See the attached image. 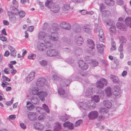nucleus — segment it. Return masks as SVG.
<instances>
[{"instance_id":"f257e3e1","label":"nucleus","mask_w":131,"mask_h":131,"mask_svg":"<svg viewBox=\"0 0 131 131\" xmlns=\"http://www.w3.org/2000/svg\"><path fill=\"white\" fill-rule=\"evenodd\" d=\"M107 84V80L104 78L101 79L96 82V88H99L97 91L96 90L95 93L97 95H94L92 96L91 100L93 101L96 103L99 102L100 98H103L104 95V92L101 88H103L104 85H106Z\"/></svg>"},{"instance_id":"f03ea898","label":"nucleus","mask_w":131,"mask_h":131,"mask_svg":"<svg viewBox=\"0 0 131 131\" xmlns=\"http://www.w3.org/2000/svg\"><path fill=\"white\" fill-rule=\"evenodd\" d=\"M45 6L49 8L50 10L54 13H58L60 8L59 5L53 3L52 1L47 0L45 4Z\"/></svg>"},{"instance_id":"7ed1b4c3","label":"nucleus","mask_w":131,"mask_h":131,"mask_svg":"<svg viewBox=\"0 0 131 131\" xmlns=\"http://www.w3.org/2000/svg\"><path fill=\"white\" fill-rule=\"evenodd\" d=\"M38 38L39 40H43L45 43H47L49 45V46L51 45V43L50 42V35L46 33L43 31H40L38 34Z\"/></svg>"},{"instance_id":"20e7f679","label":"nucleus","mask_w":131,"mask_h":131,"mask_svg":"<svg viewBox=\"0 0 131 131\" xmlns=\"http://www.w3.org/2000/svg\"><path fill=\"white\" fill-rule=\"evenodd\" d=\"M71 81V79L68 80L66 81V80H61L60 81V85L58 89V93L62 96L63 95L65 94V91L63 88L64 87H66L67 86L70 84Z\"/></svg>"},{"instance_id":"39448f33","label":"nucleus","mask_w":131,"mask_h":131,"mask_svg":"<svg viewBox=\"0 0 131 131\" xmlns=\"http://www.w3.org/2000/svg\"><path fill=\"white\" fill-rule=\"evenodd\" d=\"M105 22L107 25L110 26L109 28V31L111 35L115 33L116 32V29L115 26V23L112 20L109 19L107 20H105Z\"/></svg>"},{"instance_id":"423d86ee","label":"nucleus","mask_w":131,"mask_h":131,"mask_svg":"<svg viewBox=\"0 0 131 131\" xmlns=\"http://www.w3.org/2000/svg\"><path fill=\"white\" fill-rule=\"evenodd\" d=\"M96 90L94 88H88L84 90L83 95L88 97H90L96 92Z\"/></svg>"},{"instance_id":"0eeeda50","label":"nucleus","mask_w":131,"mask_h":131,"mask_svg":"<svg viewBox=\"0 0 131 131\" xmlns=\"http://www.w3.org/2000/svg\"><path fill=\"white\" fill-rule=\"evenodd\" d=\"M50 46H49V45L47 43H45L44 44L41 42L38 41L37 43V47L38 49L40 51H43L45 50L46 48L52 47L53 45L51 43Z\"/></svg>"},{"instance_id":"6e6552de","label":"nucleus","mask_w":131,"mask_h":131,"mask_svg":"<svg viewBox=\"0 0 131 131\" xmlns=\"http://www.w3.org/2000/svg\"><path fill=\"white\" fill-rule=\"evenodd\" d=\"M46 81V79L45 78H39L36 82V85L40 89H42L44 88V87L45 86V82Z\"/></svg>"},{"instance_id":"1a4fd4ad","label":"nucleus","mask_w":131,"mask_h":131,"mask_svg":"<svg viewBox=\"0 0 131 131\" xmlns=\"http://www.w3.org/2000/svg\"><path fill=\"white\" fill-rule=\"evenodd\" d=\"M10 9L12 12L15 14V15H17L19 14V16L21 18L24 17L25 15V13L24 11L21 10L19 12L18 9L15 8L10 7Z\"/></svg>"},{"instance_id":"9d476101","label":"nucleus","mask_w":131,"mask_h":131,"mask_svg":"<svg viewBox=\"0 0 131 131\" xmlns=\"http://www.w3.org/2000/svg\"><path fill=\"white\" fill-rule=\"evenodd\" d=\"M47 56L52 57L58 56L59 55V53L57 50L50 49L47 51Z\"/></svg>"},{"instance_id":"9b49d317","label":"nucleus","mask_w":131,"mask_h":131,"mask_svg":"<svg viewBox=\"0 0 131 131\" xmlns=\"http://www.w3.org/2000/svg\"><path fill=\"white\" fill-rule=\"evenodd\" d=\"M35 72L34 71L31 72L25 78L24 80L27 83H30L34 79Z\"/></svg>"},{"instance_id":"f8f14e48","label":"nucleus","mask_w":131,"mask_h":131,"mask_svg":"<svg viewBox=\"0 0 131 131\" xmlns=\"http://www.w3.org/2000/svg\"><path fill=\"white\" fill-rule=\"evenodd\" d=\"M79 107L81 110L88 111L89 110V106H88V103H86L84 102H80L79 103Z\"/></svg>"},{"instance_id":"ddd939ff","label":"nucleus","mask_w":131,"mask_h":131,"mask_svg":"<svg viewBox=\"0 0 131 131\" xmlns=\"http://www.w3.org/2000/svg\"><path fill=\"white\" fill-rule=\"evenodd\" d=\"M11 12H7V14L9 16V21L12 23H15L16 21V18L15 14L11 11Z\"/></svg>"},{"instance_id":"4468645a","label":"nucleus","mask_w":131,"mask_h":131,"mask_svg":"<svg viewBox=\"0 0 131 131\" xmlns=\"http://www.w3.org/2000/svg\"><path fill=\"white\" fill-rule=\"evenodd\" d=\"M99 112L97 111H93L90 112L88 116L90 119L92 120L96 118L98 116Z\"/></svg>"},{"instance_id":"2eb2a0df","label":"nucleus","mask_w":131,"mask_h":131,"mask_svg":"<svg viewBox=\"0 0 131 131\" xmlns=\"http://www.w3.org/2000/svg\"><path fill=\"white\" fill-rule=\"evenodd\" d=\"M74 41L78 45H80L83 43V39L79 35H77L75 37Z\"/></svg>"},{"instance_id":"dca6fc26","label":"nucleus","mask_w":131,"mask_h":131,"mask_svg":"<svg viewBox=\"0 0 131 131\" xmlns=\"http://www.w3.org/2000/svg\"><path fill=\"white\" fill-rule=\"evenodd\" d=\"M110 78L114 83L119 84L121 82V81L118 77L114 75H111L110 77Z\"/></svg>"},{"instance_id":"f3484780","label":"nucleus","mask_w":131,"mask_h":131,"mask_svg":"<svg viewBox=\"0 0 131 131\" xmlns=\"http://www.w3.org/2000/svg\"><path fill=\"white\" fill-rule=\"evenodd\" d=\"M79 66L80 68L83 69H86L88 67L87 64L82 60H80L79 61Z\"/></svg>"},{"instance_id":"a211bd4d","label":"nucleus","mask_w":131,"mask_h":131,"mask_svg":"<svg viewBox=\"0 0 131 131\" xmlns=\"http://www.w3.org/2000/svg\"><path fill=\"white\" fill-rule=\"evenodd\" d=\"M47 95V93L46 92L42 91H39L38 96L41 100L43 101L45 100V97H46Z\"/></svg>"},{"instance_id":"6ab92c4d","label":"nucleus","mask_w":131,"mask_h":131,"mask_svg":"<svg viewBox=\"0 0 131 131\" xmlns=\"http://www.w3.org/2000/svg\"><path fill=\"white\" fill-rule=\"evenodd\" d=\"M114 91L113 92V94L115 96H117L119 95L121 92V89L120 87L117 86H115L113 87Z\"/></svg>"},{"instance_id":"aec40b11","label":"nucleus","mask_w":131,"mask_h":131,"mask_svg":"<svg viewBox=\"0 0 131 131\" xmlns=\"http://www.w3.org/2000/svg\"><path fill=\"white\" fill-rule=\"evenodd\" d=\"M56 74V72L54 71H52L51 73V74L52 75L53 77V79L56 81L59 80V81L60 84V81L61 80H63L64 81V80H66V81L68 80L66 79H62L57 76Z\"/></svg>"},{"instance_id":"412c9836","label":"nucleus","mask_w":131,"mask_h":131,"mask_svg":"<svg viewBox=\"0 0 131 131\" xmlns=\"http://www.w3.org/2000/svg\"><path fill=\"white\" fill-rule=\"evenodd\" d=\"M63 125L64 127L67 128L68 129L70 130L74 128V124L69 122L64 123H63Z\"/></svg>"},{"instance_id":"4be33fe9","label":"nucleus","mask_w":131,"mask_h":131,"mask_svg":"<svg viewBox=\"0 0 131 131\" xmlns=\"http://www.w3.org/2000/svg\"><path fill=\"white\" fill-rule=\"evenodd\" d=\"M87 46L89 47V51H91L94 48V44L93 40L91 39H88L87 40Z\"/></svg>"},{"instance_id":"5701e85b","label":"nucleus","mask_w":131,"mask_h":131,"mask_svg":"<svg viewBox=\"0 0 131 131\" xmlns=\"http://www.w3.org/2000/svg\"><path fill=\"white\" fill-rule=\"evenodd\" d=\"M100 28L99 34V39L101 42H104L105 41V39L103 36L104 33L102 29Z\"/></svg>"},{"instance_id":"b1692460","label":"nucleus","mask_w":131,"mask_h":131,"mask_svg":"<svg viewBox=\"0 0 131 131\" xmlns=\"http://www.w3.org/2000/svg\"><path fill=\"white\" fill-rule=\"evenodd\" d=\"M37 115L35 112H30L28 115V117L31 120H35L37 119Z\"/></svg>"},{"instance_id":"393cba45","label":"nucleus","mask_w":131,"mask_h":131,"mask_svg":"<svg viewBox=\"0 0 131 131\" xmlns=\"http://www.w3.org/2000/svg\"><path fill=\"white\" fill-rule=\"evenodd\" d=\"M99 112L101 114L104 115L105 117L108 116V110L102 107L100 108L99 110Z\"/></svg>"},{"instance_id":"a878e982","label":"nucleus","mask_w":131,"mask_h":131,"mask_svg":"<svg viewBox=\"0 0 131 131\" xmlns=\"http://www.w3.org/2000/svg\"><path fill=\"white\" fill-rule=\"evenodd\" d=\"M116 25L117 28L121 30L124 31L126 30L125 26L123 23L118 21Z\"/></svg>"},{"instance_id":"bb28decb","label":"nucleus","mask_w":131,"mask_h":131,"mask_svg":"<svg viewBox=\"0 0 131 131\" xmlns=\"http://www.w3.org/2000/svg\"><path fill=\"white\" fill-rule=\"evenodd\" d=\"M30 101L31 103L35 104H38L39 102V99L37 96H34L30 99Z\"/></svg>"},{"instance_id":"cd10ccee","label":"nucleus","mask_w":131,"mask_h":131,"mask_svg":"<svg viewBox=\"0 0 131 131\" xmlns=\"http://www.w3.org/2000/svg\"><path fill=\"white\" fill-rule=\"evenodd\" d=\"M105 47V46L102 44H97L96 47L98 51L100 53L103 52L104 50L103 47Z\"/></svg>"},{"instance_id":"c85d7f7f","label":"nucleus","mask_w":131,"mask_h":131,"mask_svg":"<svg viewBox=\"0 0 131 131\" xmlns=\"http://www.w3.org/2000/svg\"><path fill=\"white\" fill-rule=\"evenodd\" d=\"M61 130V124L58 122H56L54 124V131H59Z\"/></svg>"},{"instance_id":"c756f323","label":"nucleus","mask_w":131,"mask_h":131,"mask_svg":"<svg viewBox=\"0 0 131 131\" xmlns=\"http://www.w3.org/2000/svg\"><path fill=\"white\" fill-rule=\"evenodd\" d=\"M50 42L51 43V39L53 41H57L58 40V34L57 33L55 32H52L51 34V35H50Z\"/></svg>"},{"instance_id":"7c9ffc66","label":"nucleus","mask_w":131,"mask_h":131,"mask_svg":"<svg viewBox=\"0 0 131 131\" xmlns=\"http://www.w3.org/2000/svg\"><path fill=\"white\" fill-rule=\"evenodd\" d=\"M8 47L10 51L11 55L15 57L16 55V51L15 48L10 45H8Z\"/></svg>"},{"instance_id":"2f4dec72","label":"nucleus","mask_w":131,"mask_h":131,"mask_svg":"<svg viewBox=\"0 0 131 131\" xmlns=\"http://www.w3.org/2000/svg\"><path fill=\"white\" fill-rule=\"evenodd\" d=\"M34 126L35 128L39 130H42L43 128V126L41 124L37 122L34 124Z\"/></svg>"},{"instance_id":"473e14b6","label":"nucleus","mask_w":131,"mask_h":131,"mask_svg":"<svg viewBox=\"0 0 131 131\" xmlns=\"http://www.w3.org/2000/svg\"><path fill=\"white\" fill-rule=\"evenodd\" d=\"M26 106L27 109L29 111H32L34 108V105L30 101H28L26 103Z\"/></svg>"},{"instance_id":"72a5a7b5","label":"nucleus","mask_w":131,"mask_h":131,"mask_svg":"<svg viewBox=\"0 0 131 131\" xmlns=\"http://www.w3.org/2000/svg\"><path fill=\"white\" fill-rule=\"evenodd\" d=\"M103 104L104 106L107 108H111L112 106V103L109 101L104 100L103 102Z\"/></svg>"},{"instance_id":"f704fd0d","label":"nucleus","mask_w":131,"mask_h":131,"mask_svg":"<svg viewBox=\"0 0 131 131\" xmlns=\"http://www.w3.org/2000/svg\"><path fill=\"white\" fill-rule=\"evenodd\" d=\"M111 90V88L110 87H107L105 89V93L107 96L110 97L113 95V93Z\"/></svg>"},{"instance_id":"c9c22d12","label":"nucleus","mask_w":131,"mask_h":131,"mask_svg":"<svg viewBox=\"0 0 131 131\" xmlns=\"http://www.w3.org/2000/svg\"><path fill=\"white\" fill-rule=\"evenodd\" d=\"M40 89V88L38 86L32 88L31 92L32 94L34 95H38V93L40 89Z\"/></svg>"},{"instance_id":"e433bc0d","label":"nucleus","mask_w":131,"mask_h":131,"mask_svg":"<svg viewBox=\"0 0 131 131\" xmlns=\"http://www.w3.org/2000/svg\"><path fill=\"white\" fill-rule=\"evenodd\" d=\"M60 26L61 28H64L66 30L68 29V27H69L70 26L69 23L64 22L61 23L60 24Z\"/></svg>"},{"instance_id":"4c0bfd02","label":"nucleus","mask_w":131,"mask_h":131,"mask_svg":"<svg viewBox=\"0 0 131 131\" xmlns=\"http://www.w3.org/2000/svg\"><path fill=\"white\" fill-rule=\"evenodd\" d=\"M73 29L74 31L78 32L81 30L79 25L77 24H74L73 26Z\"/></svg>"},{"instance_id":"58836bf2","label":"nucleus","mask_w":131,"mask_h":131,"mask_svg":"<svg viewBox=\"0 0 131 131\" xmlns=\"http://www.w3.org/2000/svg\"><path fill=\"white\" fill-rule=\"evenodd\" d=\"M88 106H89V110L91 109H93L96 107L95 103L93 102L92 100H89L88 101Z\"/></svg>"},{"instance_id":"ea45409f","label":"nucleus","mask_w":131,"mask_h":131,"mask_svg":"<svg viewBox=\"0 0 131 131\" xmlns=\"http://www.w3.org/2000/svg\"><path fill=\"white\" fill-rule=\"evenodd\" d=\"M125 23L127 26L131 27V17H128L126 18Z\"/></svg>"},{"instance_id":"a19ab883","label":"nucleus","mask_w":131,"mask_h":131,"mask_svg":"<svg viewBox=\"0 0 131 131\" xmlns=\"http://www.w3.org/2000/svg\"><path fill=\"white\" fill-rule=\"evenodd\" d=\"M84 30L86 32H89L91 31L90 26L88 24H85L83 26Z\"/></svg>"},{"instance_id":"79ce46f5","label":"nucleus","mask_w":131,"mask_h":131,"mask_svg":"<svg viewBox=\"0 0 131 131\" xmlns=\"http://www.w3.org/2000/svg\"><path fill=\"white\" fill-rule=\"evenodd\" d=\"M42 107L43 110H44L48 113H49V108L48 106L46 104H43L42 105Z\"/></svg>"},{"instance_id":"37998d69","label":"nucleus","mask_w":131,"mask_h":131,"mask_svg":"<svg viewBox=\"0 0 131 131\" xmlns=\"http://www.w3.org/2000/svg\"><path fill=\"white\" fill-rule=\"evenodd\" d=\"M69 117V115H67L66 114H65L61 116L60 118L62 121H65L67 120Z\"/></svg>"},{"instance_id":"c03bdc74","label":"nucleus","mask_w":131,"mask_h":131,"mask_svg":"<svg viewBox=\"0 0 131 131\" xmlns=\"http://www.w3.org/2000/svg\"><path fill=\"white\" fill-rule=\"evenodd\" d=\"M101 28V29H102L101 27L99 26L97 24H95V28L94 29V31L95 32L97 33L99 32H99L100 31V29L99 28Z\"/></svg>"},{"instance_id":"a18cd8bd","label":"nucleus","mask_w":131,"mask_h":131,"mask_svg":"<svg viewBox=\"0 0 131 131\" xmlns=\"http://www.w3.org/2000/svg\"><path fill=\"white\" fill-rule=\"evenodd\" d=\"M105 2L106 5L110 6L113 5L115 3L113 0H105Z\"/></svg>"},{"instance_id":"49530a36","label":"nucleus","mask_w":131,"mask_h":131,"mask_svg":"<svg viewBox=\"0 0 131 131\" xmlns=\"http://www.w3.org/2000/svg\"><path fill=\"white\" fill-rule=\"evenodd\" d=\"M111 46L112 47L110 49V51L112 52L116 50V44L114 41H112L111 43Z\"/></svg>"},{"instance_id":"de8ad7c7","label":"nucleus","mask_w":131,"mask_h":131,"mask_svg":"<svg viewBox=\"0 0 131 131\" xmlns=\"http://www.w3.org/2000/svg\"><path fill=\"white\" fill-rule=\"evenodd\" d=\"M36 55L34 53H30L28 55V58L30 60H34L36 58Z\"/></svg>"},{"instance_id":"09e8293b","label":"nucleus","mask_w":131,"mask_h":131,"mask_svg":"<svg viewBox=\"0 0 131 131\" xmlns=\"http://www.w3.org/2000/svg\"><path fill=\"white\" fill-rule=\"evenodd\" d=\"M70 8V6L69 5H64L63 10L65 12L67 11Z\"/></svg>"},{"instance_id":"8fccbe9b","label":"nucleus","mask_w":131,"mask_h":131,"mask_svg":"<svg viewBox=\"0 0 131 131\" xmlns=\"http://www.w3.org/2000/svg\"><path fill=\"white\" fill-rule=\"evenodd\" d=\"M120 40L121 44H123V43L126 42L127 41V39L123 36H121L119 37Z\"/></svg>"},{"instance_id":"3c124183","label":"nucleus","mask_w":131,"mask_h":131,"mask_svg":"<svg viewBox=\"0 0 131 131\" xmlns=\"http://www.w3.org/2000/svg\"><path fill=\"white\" fill-rule=\"evenodd\" d=\"M90 63V64L93 67L96 66L98 64V62L94 60H91Z\"/></svg>"},{"instance_id":"603ef678","label":"nucleus","mask_w":131,"mask_h":131,"mask_svg":"<svg viewBox=\"0 0 131 131\" xmlns=\"http://www.w3.org/2000/svg\"><path fill=\"white\" fill-rule=\"evenodd\" d=\"M103 16H110L111 15V13L108 10L107 11H104L102 13Z\"/></svg>"},{"instance_id":"864d4df0","label":"nucleus","mask_w":131,"mask_h":131,"mask_svg":"<svg viewBox=\"0 0 131 131\" xmlns=\"http://www.w3.org/2000/svg\"><path fill=\"white\" fill-rule=\"evenodd\" d=\"M39 63L41 66L44 67L47 64V61L45 60H42L39 61Z\"/></svg>"},{"instance_id":"5fc2aeb1","label":"nucleus","mask_w":131,"mask_h":131,"mask_svg":"<svg viewBox=\"0 0 131 131\" xmlns=\"http://www.w3.org/2000/svg\"><path fill=\"white\" fill-rule=\"evenodd\" d=\"M100 10L101 12H102V13L104 11H105L104 10L105 9V7L104 6V5L102 3H101L100 4Z\"/></svg>"},{"instance_id":"6e6d98bb","label":"nucleus","mask_w":131,"mask_h":131,"mask_svg":"<svg viewBox=\"0 0 131 131\" xmlns=\"http://www.w3.org/2000/svg\"><path fill=\"white\" fill-rule=\"evenodd\" d=\"M82 123V120L81 119L75 122V126L76 127H78Z\"/></svg>"},{"instance_id":"4d7b16f0","label":"nucleus","mask_w":131,"mask_h":131,"mask_svg":"<svg viewBox=\"0 0 131 131\" xmlns=\"http://www.w3.org/2000/svg\"><path fill=\"white\" fill-rule=\"evenodd\" d=\"M13 7H15L16 8H17L18 7V5L16 0H13Z\"/></svg>"},{"instance_id":"13d9d810","label":"nucleus","mask_w":131,"mask_h":131,"mask_svg":"<svg viewBox=\"0 0 131 131\" xmlns=\"http://www.w3.org/2000/svg\"><path fill=\"white\" fill-rule=\"evenodd\" d=\"M81 49L78 48L75 51V52L74 53L76 55H79L81 53Z\"/></svg>"},{"instance_id":"bf43d9fd","label":"nucleus","mask_w":131,"mask_h":131,"mask_svg":"<svg viewBox=\"0 0 131 131\" xmlns=\"http://www.w3.org/2000/svg\"><path fill=\"white\" fill-rule=\"evenodd\" d=\"M45 118V116L42 114L40 115L38 117V119L40 121H43Z\"/></svg>"},{"instance_id":"052dcab7","label":"nucleus","mask_w":131,"mask_h":131,"mask_svg":"<svg viewBox=\"0 0 131 131\" xmlns=\"http://www.w3.org/2000/svg\"><path fill=\"white\" fill-rule=\"evenodd\" d=\"M58 25L57 24H53L52 25V27H53L52 29L55 31H56L58 29Z\"/></svg>"},{"instance_id":"680f3d73","label":"nucleus","mask_w":131,"mask_h":131,"mask_svg":"<svg viewBox=\"0 0 131 131\" xmlns=\"http://www.w3.org/2000/svg\"><path fill=\"white\" fill-rule=\"evenodd\" d=\"M16 115H11L9 116L7 118V119L9 120H13L16 118Z\"/></svg>"},{"instance_id":"e2e57ef3","label":"nucleus","mask_w":131,"mask_h":131,"mask_svg":"<svg viewBox=\"0 0 131 131\" xmlns=\"http://www.w3.org/2000/svg\"><path fill=\"white\" fill-rule=\"evenodd\" d=\"M107 117H105V116L101 115L98 117L97 120L99 121H102L105 118Z\"/></svg>"},{"instance_id":"0e129e2a","label":"nucleus","mask_w":131,"mask_h":131,"mask_svg":"<svg viewBox=\"0 0 131 131\" xmlns=\"http://www.w3.org/2000/svg\"><path fill=\"white\" fill-rule=\"evenodd\" d=\"M37 111L40 113H41L43 112L42 108L40 107H37L36 108Z\"/></svg>"},{"instance_id":"69168bd1","label":"nucleus","mask_w":131,"mask_h":131,"mask_svg":"<svg viewBox=\"0 0 131 131\" xmlns=\"http://www.w3.org/2000/svg\"><path fill=\"white\" fill-rule=\"evenodd\" d=\"M14 100V98H12L11 100L10 101H9L8 102H7L6 103V105H7V106H9L10 105L12 104L13 103Z\"/></svg>"},{"instance_id":"338daca9","label":"nucleus","mask_w":131,"mask_h":131,"mask_svg":"<svg viewBox=\"0 0 131 131\" xmlns=\"http://www.w3.org/2000/svg\"><path fill=\"white\" fill-rule=\"evenodd\" d=\"M79 12L81 13L83 15H85L87 14V12L85 10H79Z\"/></svg>"},{"instance_id":"774afa93","label":"nucleus","mask_w":131,"mask_h":131,"mask_svg":"<svg viewBox=\"0 0 131 131\" xmlns=\"http://www.w3.org/2000/svg\"><path fill=\"white\" fill-rule=\"evenodd\" d=\"M21 127L23 129H25L26 128V125L23 123H21L20 124Z\"/></svg>"}]
</instances>
